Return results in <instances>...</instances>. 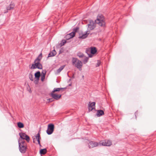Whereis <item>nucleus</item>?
I'll use <instances>...</instances> for the list:
<instances>
[{
  "instance_id": "1",
  "label": "nucleus",
  "mask_w": 156,
  "mask_h": 156,
  "mask_svg": "<svg viewBox=\"0 0 156 156\" xmlns=\"http://www.w3.org/2000/svg\"><path fill=\"white\" fill-rule=\"evenodd\" d=\"M95 23L94 21L90 20L87 24L88 30H94L96 27V23L98 24L100 26H104L105 25L104 18L103 15H99L97 16V19L95 20Z\"/></svg>"
},
{
  "instance_id": "2",
  "label": "nucleus",
  "mask_w": 156,
  "mask_h": 156,
  "mask_svg": "<svg viewBox=\"0 0 156 156\" xmlns=\"http://www.w3.org/2000/svg\"><path fill=\"white\" fill-rule=\"evenodd\" d=\"M19 145L20 151L22 153H25L27 150V146L25 141L21 139L19 140Z\"/></svg>"
},
{
  "instance_id": "3",
  "label": "nucleus",
  "mask_w": 156,
  "mask_h": 156,
  "mask_svg": "<svg viewBox=\"0 0 156 156\" xmlns=\"http://www.w3.org/2000/svg\"><path fill=\"white\" fill-rule=\"evenodd\" d=\"M72 62L73 66L76 67L80 70H81L83 64L81 61L76 58H73L72 59Z\"/></svg>"
},
{
  "instance_id": "4",
  "label": "nucleus",
  "mask_w": 156,
  "mask_h": 156,
  "mask_svg": "<svg viewBox=\"0 0 156 156\" xmlns=\"http://www.w3.org/2000/svg\"><path fill=\"white\" fill-rule=\"evenodd\" d=\"M37 68L39 69H42V66L40 62L37 60H35L34 63L32 64L30 69H33Z\"/></svg>"
},
{
  "instance_id": "5",
  "label": "nucleus",
  "mask_w": 156,
  "mask_h": 156,
  "mask_svg": "<svg viewBox=\"0 0 156 156\" xmlns=\"http://www.w3.org/2000/svg\"><path fill=\"white\" fill-rule=\"evenodd\" d=\"M112 144L111 141L109 140H105L101 141L99 143V145L103 146H110Z\"/></svg>"
},
{
  "instance_id": "6",
  "label": "nucleus",
  "mask_w": 156,
  "mask_h": 156,
  "mask_svg": "<svg viewBox=\"0 0 156 156\" xmlns=\"http://www.w3.org/2000/svg\"><path fill=\"white\" fill-rule=\"evenodd\" d=\"M90 33V31L89 30H87L84 32H80L79 34V38L81 39H85L87 37Z\"/></svg>"
},
{
  "instance_id": "7",
  "label": "nucleus",
  "mask_w": 156,
  "mask_h": 156,
  "mask_svg": "<svg viewBox=\"0 0 156 156\" xmlns=\"http://www.w3.org/2000/svg\"><path fill=\"white\" fill-rule=\"evenodd\" d=\"M20 137L19 138V140L22 139L24 141H25L24 140H26L28 142H29L30 140L29 137L26 134L24 133H22L19 134Z\"/></svg>"
},
{
  "instance_id": "8",
  "label": "nucleus",
  "mask_w": 156,
  "mask_h": 156,
  "mask_svg": "<svg viewBox=\"0 0 156 156\" xmlns=\"http://www.w3.org/2000/svg\"><path fill=\"white\" fill-rule=\"evenodd\" d=\"M33 142L36 144H38L40 145V139H41L39 132L35 136L33 137Z\"/></svg>"
},
{
  "instance_id": "9",
  "label": "nucleus",
  "mask_w": 156,
  "mask_h": 156,
  "mask_svg": "<svg viewBox=\"0 0 156 156\" xmlns=\"http://www.w3.org/2000/svg\"><path fill=\"white\" fill-rule=\"evenodd\" d=\"M54 126L53 124H50L48 126V129L46 131L48 135L51 134L54 131Z\"/></svg>"
},
{
  "instance_id": "10",
  "label": "nucleus",
  "mask_w": 156,
  "mask_h": 156,
  "mask_svg": "<svg viewBox=\"0 0 156 156\" xmlns=\"http://www.w3.org/2000/svg\"><path fill=\"white\" fill-rule=\"evenodd\" d=\"M77 30V28L75 29L74 30L73 32L67 34L66 36V39L67 40H68L73 37L75 36V32Z\"/></svg>"
},
{
  "instance_id": "11",
  "label": "nucleus",
  "mask_w": 156,
  "mask_h": 156,
  "mask_svg": "<svg viewBox=\"0 0 156 156\" xmlns=\"http://www.w3.org/2000/svg\"><path fill=\"white\" fill-rule=\"evenodd\" d=\"M51 95L53 98L56 100H58L60 98L61 96V94H57L53 92L51 93Z\"/></svg>"
},
{
  "instance_id": "12",
  "label": "nucleus",
  "mask_w": 156,
  "mask_h": 156,
  "mask_svg": "<svg viewBox=\"0 0 156 156\" xmlns=\"http://www.w3.org/2000/svg\"><path fill=\"white\" fill-rule=\"evenodd\" d=\"M98 144L97 142H94L93 141H90L89 144V148H92L97 147L98 145Z\"/></svg>"
},
{
  "instance_id": "13",
  "label": "nucleus",
  "mask_w": 156,
  "mask_h": 156,
  "mask_svg": "<svg viewBox=\"0 0 156 156\" xmlns=\"http://www.w3.org/2000/svg\"><path fill=\"white\" fill-rule=\"evenodd\" d=\"M95 103L93 102L90 103L89 105V110L90 111H92L95 109Z\"/></svg>"
},
{
  "instance_id": "14",
  "label": "nucleus",
  "mask_w": 156,
  "mask_h": 156,
  "mask_svg": "<svg viewBox=\"0 0 156 156\" xmlns=\"http://www.w3.org/2000/svg\"><path fill=\"white\" fill-rule=\"evenodd\" d=\"M88 50H89L91 54H95L97 51L96 48L95 47H92L89 49Z\"/></svg>"
},
{
  "instance_id": "15",
  "label": "nucleus",
  "mask_w": 156,
  "mask_h": 156,
  "mask_svg": "<svg viewBox=\"0 0 156 156\" xmlns=\"http://www.w3.org/2000/svg\"><path fill=\"white\" fill-rule=\"evenodd\" d=\"M104 115V112L103 110H99L97 111V115L98 116H100Z\"/></svg>"
},
{
  "instance_id": "16",
  "label": "nucleus",
  "mask_w": 156,
  "mask_h": 156,
  "mask_svg": "<svg viewBox=\"0 0 156 156\" xmlns=\"http://www.w3.org/2000/svg\"><path fill=\"white\" fill-rule=\"evenodd\" d=\"M56 54V52L55 50L52 51L48 55V57L53 56H55Z\"/></svg>"
},
{
  "instance_id": "17",
  "label": "nucleus",
  "mask_w": 156,
  "mask_h": 156,
  "mask_svg": "<svg viewBox=\"0 0 156 156\" xmlns=\"http://www.w3.org/2000/svg\"><path fill=\"white\" fill-rule=\"evenodd\" d=\"M14 6L15 5L14 4H11L7 7V10H10L13 9Z\"/></svg>"
},
{
  "instance_id": "18",
  "label": "nucleus",
  "mask_w": 156,
  "mask_h": 156,
  "mask_svg": "<svg viewBox=\"0 0 156 156\" xmlns=\"http://www.w3.org/2000/svg\"><path fill=\"white\" fill-rule=\"evenodd\" d=\"M41 73L39 71L35 73L34 75L35 79H39Z\"/></svg>"
},
{
  "instance_id": "19",
  "label": "nucleus",
  "mask_w": 156,
  "mask_h": 156,
  "mask_svg": "<svg viewBox=\"0 0 156 156\" xmlns=\"http://www.w3.org/2000/svg\"><path fill=\"white\" fill-rule=\"evenodd\" d=\"M65 67V65L62 66L60 67L58 69L57 72L58 73H60V72Z\"/></svg>"
},
{
  "instance_id": "20",
  "label": "nucleus",
  "mask_w": 156,
  "mask_h": 156,
  "mask_svg": "<svg viewBox=\"0 0 156 156\" xmlns=\"http://www.w3.org/2000/svg\"><path fill=\"white\" fill-rule=\"evenodd\" d=\"M42 58V54L41 53L37 58L35 60H37L39 62H40Z\"/></svg>"
},
{
  "instance_id": "21",
  "label": "nucleus",
  "mask_w": 156,
  "mask_h": 156,
  "mask_svg": "<svg viewBox=\"0 0 156 156\" xmlns=\"http://www.w3.org/2000/svg\"><path fill=\"white\" fill-rule=\"evenodd\" d=\"M46 149H42L40 151V153L41 154H44L46 153Z\"/></svg>"
},
{
  "instance_id": "22",
  "label": "nucleus",
  "mask_w": 156,
  "mask_h": 156,
  "mask_svg": "<svg viewBox=\"0 0 156 156\" xmlns=\"http://www.w3.org/2000/svg\"><path fill=\"white\" fill-rule=\"evenodd\" d=\"M17 126L20 128H23L24 127L23 124L21 122H19L17 123Z\"/></svg>"
},
{
  "instance_id": "23",
  "label": "nucleus",
  "mask_w": 156,
  "mask_h": 156,
  "mask_svg": "<svg viewBox=\"0 0 156 156\" xmlns=\"http://www.w3.org/2000/svg\"><path fill=\"white\" fill-rule=\"evenodd\" d=\"M62 89V88H54L52 92H53L54 93H55V92H56V91H59L61 90Z\"/></svg>"
},
{
  "instance_id": "24",
  "label": "nucleus",
  "mask_w": 156,
  "mask_h": 156,
  "mask_svg": "<svg viewBox=\"0 0 156 156\" xmlns=\"http://www.w3.org/2000/svg\"><path fill=\"white\" fill-rule=\"evenodd\" d=\"M29 78L30 80L31 81L33 80V75L32 74H30L29 75Z\"/></svg>"
},
{
  "instance_id": "25",
  "label": "nucleus",
  "mask_w": 156,
  "mask_h": 156,
  "mask_svg": "<svg viewBox=\"0 0 156 156\" xmlns=\"http://www.w3.org/2000/svg\"><path fill=\"white\" fill-rule=\"evenodd\" d=\"M46 71L45 70H43L42 72V73H41V76H45V75H46Z\"/></svg>"
},
{
  "instance_id": "26",
  "label": "nucleus",
  "mask_w": 156,
  "mask_h": 156,
  "mask_svg": "<svg viewBox=\"0 0 156 156\" xmlns=\"http://www.w3.org/2000/svg\"><path fill=\"white\" fill-rule=\"evenodd\" d=\"M39 79H35V80L34 81V83L36 84H37Z\"/></svg>"
},
{
  "instance_id": "27",
  "label": "nucleus",
  "mask_w": 156,
  "mask_h": 156,
  "mask_svg": "<svg viewBox=\"0 0 156 156\" xmlns=\"http://www.w3.org/2000/svg\"><path fill=\"white\" fill-rule=\"evenodd\" d=\"M100 64H101V62L100 61L98 60V61L96 65V67L99 66L100 65Z\"/></svg>"
},
{
  "instance_id": "28",
  "label": "nucleus",
  "mask_w": 156,
  "mask_h": 156,
  "mask_svg": "<svg viewBox=\"0 0 156 156\" xmlns=\"http://www.w3.org/2000/svg\"><path fill=\"white\" fill-rule=\"evenodd\" d=\"M45 78V76H41V80L42 81H44Z\"/></svg>"
},
{
  "instance_id": "29",
  "label": "nucleus",
  "mask_w": 156,
  "mask_h": 156,
  "mask_svg": "<svg viewBox=\"0 0 156 156\" xmlns=\"http://www.w3.org/2000/svg\"><path fill=\"white\" fill-rule=\"evenodd\" d=\"M62 43H63V44L62 45H63L65 43H66V41L65 40H63L62 41Z\"/></svg>"
},
{
  "instance_id": "30",
  "label": "nucleus",
  "mask_w": 156,
  "mask_h": 156,
  "mask_svg": "<svg viewBox=\"0 0 156 156\" xmlns=\"http://www.w3.org/2000/svg\"><path fill=\"white\" fill-rule=\"evenodd\" d=\"M83 54H81L80 55H78V56L80 57H82L83 56Z\"/></svg>"
},
{
  "instance_id": "31",
  "label": "nucleus",
  "mask_w": 156,
  "mask_h": 156,
  "mask_svg": "<svg viewBox=\"0 0 156 156\" xmlns=\"http://www.w3.org/2000/svg\"><path fill=\"white\" fill-rule=\"evenodd\" d=\"M48 100L50 102H51L52 101V99H48Z\"/></svg>"
},
{
  "instance_id": "32",
  "label": "nucleus",
  "mask_w": 156,
  "mask_h": 156,
  "mask_svg": "<svg viewBox=\"0 0 156 156\" xmlns=\"http://www.w3.org/2000/svg\"><path fill=\"white\" fill-rule=\"evenodd\" d=\"M89 56L90 57H92V56H91V55H89Z\"/></svg>"
},
{
  "instance_id": "33",
  "label": "nucleus",
  "mask_w": 156,
  "mask_h": 156,
  "mask_svg": "<svg viewBox=\"0 0 156 156\" xmlns=\"http://www.w3.org/2000/svg\"><path fill=\"white\" fill-rule=\"evenodd\" d=\"M136 114H137V112H136V113H135V115H136Z\"/></svg>"
}]
</instances>
